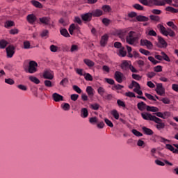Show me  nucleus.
<instances>
[{
  "label": "nucleus",
  "mask_w": 178,
  "mask_h": 178,
  "mask_svg": "<svg viewBox=\"0 0 178 178\" xmlns=\"http://www.w3.org/2000/svg\"><path fill=\"white\" fill-rule=\"evenodd\" d=\"M141 38V33H136L131 31L126 37V41L129 45H135L136 42Z\"/></svg>",
  "instance_id": "f257e3e1"
},
{
  "label": "nucleus",
  "mask_w": 178,
  "mask_h": 178,
  "mask_svg": "<svg viewBox=\"0 0 178 178\" xmlns=\"http://www.w3.org/2000/svg\"><path fill=\"white\" fill-rule=\"evenodd\" d=\"M140 3L145 6H165L164 1H159V0H138Z\"/></svg>",
  "instance_id": "f03ea898"
},
{
  "label": "nucleus",
  "mask_w": 178,
  "mask_h": 178,
  "mask_svg": "<svg viewBox=\"0 0 178 178\" xmlns=\"http://www.w3.org/2000/svg\"><path fill=\"white\" fill-rule=\"evenodd\" d=\"M158 29L160 30L161 34L165 35L166 37H168V35H170V37H175V35H176L175 31L171 30L170 28H168L166 29V28H165V26H163L162 24H159Z\"/></svg>",
  "instance_id": "7ed1b4c3"
},
{
  "label": "nucleus",
  "mask_w": 178,
  "mask_h": 178,
  "mask_svg": "<svg viewBox=\"0 0 178 178\" xmlns=\"http://www.w3.org/2000/svg\"><path fill=\"white\" fill-rule=\"evenodd\" d=\"M37 67H38V64L34 60H31L29 63V66L27 69H25V71L31 74H33L37 72Z\"/></svg>",
  "instance_id": "20e7f679"
},
{
  "label": "nucleus",
  "mask_w": 178,
  "mask_h": 178,
  "mask_svg": "<svg viewBox=\"0 0 178 178\" xmlns=\"http://www.w3.org/2000/svg\"><path fill=\"white\" fill-rule=\"evenodd\" d=\"M141 116L144 120H150L151 122H156V120H159L156 116L147 112L142 113Z\"/></svg>",
  "instance_id": "39448f33"
},
{
  "label": "nucleus",
  "mask_w": 178,
  "mask_h": 178,
  "mask_svg": "<svg viewBox=\"0 0 178 178\" xmlns=\"http://www.w3.org/2000/svg\"><path fill=\"white\" fill-rule=\"evenodd\" d=\"M114 79L117 83L120 84L123 83V81L125 79L124 74H123V73L120 72V71H116L114 74Z\"/></svg>",
  "instance_id": "423d86ee"
},
{
  "label": "nucleus",
  "mask_w": 178,
  "mask_h": 178,
  "mask_svg": "<svg viewBox=\"0 0 178 178\" xmlns=\"http://www.w3.org/2000/svg\"><path fill=\"white\" fill-rule=\"evenodd\" d=\"M140 42L141 47H146L147 49H152V48H154L152 42L147 39H141Z\"/></svg>",
  "instance_id": "0eeeda50"
},
{
  "label": "nucleus",
  "mask_w": 178,
  "mask_h": 178,
  "mask_svg": "<svg viewBox=\"0 0 178 178\" xmlns=\"http://www.w3.org/2000/svg\"><path fill=\"white\" fill-rule=\"evenodd\" d=\"M156 92L161 97L165 95V88L162 83H156Z\"/></svg>",
  "instance_id": "6e6552de"
},
{
  "label": "nucleus",
  "mask_w": 178,
  "mask_h": 178,
  "mask_svg": "<svg viewBox=\"0 0 178 178\" xmlns=\"http://www.w3.org/2000/svg\"><path fill=\"white\" fill-rule=\"evenodd\" d=\"M6 53H7V57L8 58H13V55H15V47L10 45L6 47Z\"/></svg>",
  "instance_id": "1a4fd4ad"
},
{
  "label": "nucleus",
  "mask_w": 178,
  "mask_h": 178,
  "mask_svg": "<svg viewBox=\"0 0 178 178\" xmlns=\"http://www.w3.org/2000/svg\"><path fill=\"white\" fill-rule=\"evenodd\" d=\"M81 17L83 22H86L87 23L91 22L92 20V14L91 13H87L85 14H82Z\"/></svg>",
  "instance_id": "9d476101"
},
{
  "label": "nucleus",
  "mask_w": 178,
  "mask_h": 178,
  "mask_svg": "<svg viewBox=\"0 0 178 178\" xmlns=\"http://www.w3.org/2000/svg\"><path fill=\"white\" fill-rule=\"evenodd\" d=\"M26 20L30 24H34L37 21V17L34 14H29L26 17Z\"/></svg>",
  "instance_id": "9b49d317"
},
{
  "label": "nucleus",
  "mask_w": 178,
  "mask_h": 178,
  "mask_svg": "<svg viewBox=\"0 0 178 178\" xmlns=\"http://www.w3.org/2000/svg\"><path fill=\"white\" fill-rule=\"evenodd\" d=\"M154 123H156V127L158 130H162V129H165V123L162 122V120L158 118V120L154 121Z\"/></svg>",
  "instance_id": "f8f14e48"
},
{
  "label": "nucleus",
  "mask_w": 178,
  "mask_h": 178,
  "mask_svg": "<svg viewBox=\"0 0 178 178\" xmlns=\"http://www.w3.org/2000/svg\"><path fill=\"white\" fill-rule=\"evenodd\" d=\"M137 108L139 111L143 112V111H147L148 105L147 104L144 103V102H140L137 104Z\"/></svg>",
  "instance_id": "ddd939ff"
},
{
  "label": "nucleus",
  "mask_w": 178,
  "mask_h": 178,
  "mask_svg": "<svg viewBox=\"0 0 178 178\" xmlns=\"http://www.w3.org/2000/svg\"><path fill=\"white\" fill-rule=\"evenodd\" d=\"M159 48H166L168 47V43L165 41L162 37H159V43L157 44Z\"/></svg>",
  "instance_id": "4468645a"
},
{
  "label": "nucleus",
  "mask_w": 178,
  "mask_h": 178,
  "mask_svg": "<svg viewBox=\"0 0 178 178\" xmlns=\"http://www.w3.org/2000/svg\"><path fill=\"white\" fill-rule=\"evenodd\" d=\"M92 17H99L100 16H102L104 15V12H102V10L96 9L95 10H92L91 13Z\"/></svg>",
  "instance_id": "2eb2a0df"
},
{
  "label": "nucleus",
  "mask_w": 178,
  "mask_h": 178,
  "mask_svg": "<svg viewBox=\"0 0 178 178\" xmlns=\"http://www.w3.org/2000/svg\"><path fill=\"white\" fill-rule=\"evenodd\" d=\"M52 98L55 102H60V101H63V96L56 92L52 95Z\"/></svg>",
  "instance_id": "dca6fc26"
},
{
  "label": "nucleus",
  "mask_w": 178,
  "mask_h": 178,
  "mask_svg": "<svg viewBox=\"0 0 178 178\" xmlns=\"http://www.w3.org/2000/svg\"><path fill=\"white\" fill-rule=\"evenodd\" d=\"M130 65H131V62L124 60L121 64V69L122 70H127L130 67Z\"/></svg>",
  "instance_id": "f3484780"
},
{
  "label": "nucleus",
  "mask_w": 178,
  "mask_h": 178,
  "mask_svg": "<svg viewBox=\"0 0 178 178\" xmlns=\"http://www.w3.org/2000/svg\"><path fill=\"white\" fill-rule=\"evenodd\" d=\"M127 34H129V30L127 29L120 30L118 32V35L120 38H124L125 37H127Z\"/></svg>",
  "instance_id": "a211bd4d"
},
{
  "label": "nucleus",
  "mask_w": 178,
  "mask_h": 178,
  "mask_svg": "<svg viewBox=\"0 0 178 178\" xmlns=\"http://www.w3.org/2000/svg\"><path fill=\"white\" fill-rule=\"evenodd\" d=\"M44 79H47L48 80H52L54 79V75L52 71H45L43 74Z\"/></svg>",
  "instance_id": "6ab92c4d"
},
{
  "label": "nucleus",
  "mask_w": 178,
  "mask_h": 178,
  "mask_svg": "<svg viewBox=\"0 0 178 178\" xmlns=\"http://www.w3.org/2000/svg\"><path fill=\"white\" fill-rule=\"evenodd\" d=\"M39 20L42 24H45L46 26H48V24H49V22H51V19L48 17H41Z\"/></svg>",
  "instance_id": "aec40b11"
},
{
  "label": "nucleus",
  "mask_w": 178,
  "mask_h": 178,
  "mask_svg": "<svg viewBox=\"0 0 178 178\" xmlns=\"http://www.w3.org/2000/svg\"><path fill=\"white\" fill-rule=\"evenodd\" d=\"M142 130L144 134H146L147 136H152V134H154V131L149 128H147L146 127H143Z\"/></svg>",
  "instance_id": "412c9836"
},
{
  "label": "nucleus",
  "mask_w": 178,
  "mask_h": 178,
  "mask_svg": "<svg viewBox=\"0 0 178 178\" xmlns=\"http://www.w3.org/2000/svg\"><path fill=\"white\" fill-rule=\"evenodd\" d=\"M109 37L108 35H104L102 37L101 41H100V45L102 47H105L108 42V39Z\"/></svg>",
  "instance_id": "4be33fe9"
},
{
  "label": "nucleus",
  "mask_w": 178,
  "mask_h": 178,
  "mask_svg": "<svg viewBox=\"0 0 178 178\" xmlns=\"http://www.w3.org/2000/svg\"><path fill=\"white\" fill-rule=\"evenodd\" d=\"M74 30H79V26L72 24L70 26L68 31L70 33V34H71V35H73V31H74Z\"/></svg>",
  "instance_id": "5701e85b"
},
{
  "label": "nucleus",
  "mask_w": 178,
  "mask_h": 178,
  "mask_svg": "<svg viewBox=\"0 0 178 178\" xmlns=\"http://www.w3.org/2000/svg\"><path fill=\"white\" fill-rule=\"evenodd\" d=\"M86 92L88 97H90V98H92V97H94V88H92V87L88 86L86 88Z\"/></svg>",
  "instance_id": "b1692460"
},
{
  "label": "nucleus",
  "mask_w": 178,
  "mask_h": 178,
  "mask_svg": "<svg viewBox=\"0 0 178 178\" xmlns=\"http://www.w3.org/2000/svg\"><path fill=\"white\" fill-rule=\"evenodd\" d=\"M81 116L83 119H86V118L88 117V110L86 108H83L81 110Z\"/></svg>",
  "instance_id": "393cba45"
},
{
  "label": "nucleus",
  "mask_w": 178,
  "mask_h": 178,
  "mask_svg": "<svg viewBox=\"0 0 178 178\" xmlns=\"http://www.w3.org/2000/svg\"><path fill=\"white\" fill-rule=\"evenodd\" d=\"M136 20H138V22H148V20H149V18L144 15H138L136 16Z\"/></svg>",
  "instance_id": "a878e982"
},
{
  "label": "nucleus",
  "mask_w": 178,
  "mask_h": 178,
  "mask_svg": "<svg viewBox=\"0 0 178 178\" xmlns=\"http://www.w3.org/2000/svg\"><path fill=\"white\" fill-rule=\"evenodd\" d=\"M165 148L173 152V154H178V150L175 149V147L170 144H166Z\"/></svg>",
  "instance_id": "bb28decb"
},
{
  "label": "nucleus",
  "mask_w": 178,
  "mask_h": 178,
  "mask_svg": "<svg viewBox=\"0 0 178 178\" xmlns=\"http://www.w3.org/2000/svg\"><path fill=\"white\" fill-rule=\"evenodd\" d=\"M135 65H138L139 69H143L145 66V62L143 60H138L135 62Z\"/></svg>",
  "instance_id": "cd10ccee"
},
{
  "label": "nucleus",
  "mask_w": 178,
  "mask_h": 178,
  "mask_svg": "<svg viewBox=\"0 0 178 178\" xmlns=\"http://www.w3.org/2000/svg\"><path fill=\"white\" fill-rule=\"evenodd\" d=\"M83 62L88 66V67H92L95 65L92 60L87 58L84 59Z\"/></svg>",
  "instance_id": "c85d7f7f"
},
{
  "label": "nucleus",
  "mask_w": 178,
  "mask_h": 178,
  "mask_svg": "<svg viewBox=\"0 0 178 178\" xmlns=\"http://www.w3.org/2000/svg\"><path fill=\"white\" fill-rule=\"evenodd\" d=\"M147 112H155V113H156V112H159V108H158V107H155V106H147Z\"/></svg>",
  "instance_id": "c756f323"
},
{
  "label": "nucleus",
  "mask_w": 178,
  "mask_h": 178,
  "mask_svg": "<svg viewBox=\"0 0 178 178\" xmlns=\"http://www.w3.org/2000/svg\"><path fill=\"white\" fill-rule=\"evenodd\" d=\"M60 33L61 34V35H63V37H70V35L69 34V32H67V30L66 29H61L60 30Z\"/></svg>",
  "instance_id": "7c9ffc66"
},
{
  "label": "nucleus",
  "mask_w": 178,
  "mask_h": 178,
  "mask_svg": "<svg viewBox=\"0 0 178 178\" xmlns=\"http://www.w3.org/2000/svg\"><path fill=\"white\" fill-rule=\"evenodd\" d=\"M32 5H33V6H35V8H39L40 9H41V8H42V4L41 3H40V1H37L35 0H32L31 1Z\"/></svg>",
  "instance_id": "2f4dec72"
},
{
  "label": "nucleus",
  "mask_w": 178,
  "mask_h": 178,
  "mask_svg": "<svg viewBox=\"0 0 178 178\" xmlns=\"http://www.w3.org/2000/svg\"><path fill=\"white\" fill-rule=\"evenodd\" d=\"M29 80L32 81V83H35V84H40V79H38L37 77L33 76H30Z\"/></svg>",
  "instance_id": "473e14b6"
},
{
  "label": "nucleus",
  "mask_w": 178,
  "mask_h": 178,
  "mask_svg": "<svg viewBox=\"0 0 178 178\" xmlns=\"http://www.w3.org/2000/svg\"><path fill=\"white\" fill-rule=\"evenodd\" d=\"M165 10L167 12H171V13H178V9H176V8H175L173 7H170V6L165 8Z\"/></svg>",
  "instance_id": "72a5a7b5"
},
{
  "label": "nucleus",
  "mask_w": 178,
  "mask_h": 178,
  "mask_svg": "<svg viewBox=\"0 0 178 178\" xmlns=\"http://www.w3.org/2000/svg\"><path fill=\"white\" fill-rule=\"evenodd\" d=\"M8 45V42L6 40H0V48L1 49H5Z\"/></svg>",
  "instance_id": "f704fd0d"
},
{
  "label": "nucleus",
  "mask_w": 178,
  "mask_h": 178,
  "mask_svg": "<svg viewBox=\"0 0 178 178\" xmlns=\"http://www.w3.org/2000/svg\"><path fill=\"white\" fill-rule=\"evenodd\" d=\"M13 26H15V22L13 21H6L5 23V27L6 29H9V27H13Z\"/></svg>",
  "instance_id": "c9c22d12"
},
{
  "label": "nucleus",
  "mask_w": 178,
  "mask_h": 178,
  "mask_svg": "<svg viewBox=\"0 0 178 178\" xmlns=\"http://www.w3.org/2000/svg\"><path fill=\"white\" fill-rule=\"evenodd\" d=\"M139 52H140V54H143V55H145L146 56L151 55V52H149V51L144 49L143 48H140L139 49Z\"/></svg>",
  "instance_id": "e433bc0d"
},
{
  "label": "nucleus",
  "mask_w": 178,
  "mask_h": 178,
  "mask_svg": "<svg viewBox=\"0 0 178 178\" xmlns=\"http://www.w3.org/2000/svg\"><path fill=\"white\" fill-rule=\"evenodd\" d=\"M61 108L63 109V111H70V104H69V103H64L61 104Z\"/></svg>",
  "instance_id": "4c0bfd02"
},
{
  "label": "nucleus",
  "mask_w": 178,
  "mask_h": 178,
  "mask_svg": "<svg viewBox=\"0 0 178 178\" xmlns=\"http://www.w3.org/2000/svg\"><path fill=\"white\" fill-rule=\"evenodd\" d=\"M111 115L116 120H119V113H118L117 110H113L111 111Z\"/></svg>",
  "instance_id": "58836bf2"
},
{
  "label": "nucleus",
  "mask_w": 178,
  "mask_h": 178,
  "mask_svg": "<svg viewBox=\"0 0 178 178\" xmlns=\"http://www.w3.org/2000/svg\"><path fill=\"white\" fill-rule=\"evenodd\" d=\"M119 56L124 57L126 55H127V52L124 50V48L122 47L119 50Z\"/></svg>",
  "instance_id": "ea45409f"
},
{
  "label": "nucleus",
  "mask_w": 178,
  "mask_h": 178,
  "mask_svg": "<svg viewBox=\"0 0 178 178\" xmlns=\"http://www.w3.org/2000/svg\"><path fill=\"white\" fill-rule=\"evenodd\" d=\"M122 88H124V86L120 85V84H114L113 86H112V90L113 91H115V90H122Z\"/></svg>",
  "instance_id": "a19ab883"
},
{
  "label": "nucleus",
  "mask_w": 178,
  "mask_h": 178,
  "mask_svg": "<svg viewBox=\"0 0 178 178\" xmlns=\"http://www.w3.org/2000/svg\"><path fill=\"white\" fill-rule=\"evenodd\" d=\"M97 92L101 95V97H104V94H105V88L101 86L99 87L97 89Z\"/></svg>",
  "instance_id": "79ce46f5"
},
{
  "label": "nucleus",
  "mask_w": 178,
  "mask_h": 178,
  "mask_svg": "<svg viewBox=\"0 0 178 178\" xmlns=\"http://www.w3.org/2000/svg\"><path fill=\"white\" fill-rule=\"evenodd\" d=\"M131 132L136 137H143V134L141 132L137 131V129H132Z\"/></svg>",
  "instance_id": "37998d69"
},
{
  "label": "nucleus",
  "mask_w": 178,
  "mask_h": 178,
  "mask_svg": "<svg viewBox=\"0 0 178 178\" xmlns=\"http://www.w3.org/2000/svg\"><path fill=\"white\" fill-rule=\"evenodd\" d=\"M83 76L86 81H92V76L90 73H86Z\"/></svg>",
  "instance_id": "c03bdc74"
},
{
  "label": "nucleus",
  "mask_w": 178,
  "mask_h": 178,
  "mask_svg": "<svg viewBox=\"0 0 178 178\" xmlns=\"http://www.w3.org/2000/svg\"><path fill=\"white\" fill-rule=\"evenodd\" d=\"M125 97H129V98H136V94L133 92H127L124 93Z\"/></svg>",
  "instance_id": "a18cd8bd"
},
{
  "label": "nucleus",
  "mask_w": 178,
  "mask_h": 178,
  "mask_svg": "<svg viewBox=\"0 0 178 178\" xmlns=\"http://www.w3.org/2000/svg\"><path fill=\"white\" fill-rule=\"evenodd\" d=\"M148 59L153 65H158V63H160L159 61L156 60L153 56H149Z\"/></svg>",
  "instance_id": "49530a36"
},
{
  "label": "nucleus",
  "mask_w": 178,
  "mask_h": 178,
  "mask_svg": "<svg viewBox=\"0 0 178 178\" xmlns=\"http://www.w3.org/2000/svg\"><path fill=\"white\" fill-rule=\"evenodd\" d=\"M134 9H136L137 10H144V7L138 3H136L133 6Z\"/></svg>",
  "instance_id": "de8ad7c7"
},
{
  "label": "nucleus",
  "mask_w": 178,
  "mask_h": 178,
  "mask_svg": "<svg viewBox=\"0 0 178 178\" xmlns=\"http://www.w3.org/2000/svg\"><path fill=\"white\" fill-rule=\"evenodd\" d=\"M167 25L169 26V27H171L172 30H177V26L175 24V23H173V22H168Z\"/></svg>",
  "instance_id": "09e8293b"
},
{
  "label": "nucleus",
  "mask_w": 178,
  "mask_h": 178,
  "mask_svg": "<svg viewBox=\"0 0 178 178\" xmlns=\"http://www.w3.org/2000/svg\"><path fill=\"white\" fill-rule=\"evenodd\" d=\"M90 123L94 124L95 123H98V118L97 117H92L89 119Z\"/></svg>",
  "instance_id": "8fccbe9b"
},
{
  "label": "nucleus",
  "mask_w": 178,
  "mask_h": 178,
  "mask_svg": "<svg viewBox=\"0 0 178 178\" xmlns=\"http://www.w3.org/2000/svg\"><path fill=\"white\" fill-rule=\"evenodd\" d=\"M5 83H6V84H9L10 86H13V84H15V81L10 78H8L5 79Z\"/></svg>",
  "instance_id": "3c124183"
},
{
  "label": "nucleus",
  "mask_w": 178,
  "mask_h": 178,
  "mask_svg": "<svg viewBox=\"0 0 178 178\" xmlns=\"http://www.w3.org/2000/svg\"><path fill=\"white\" fill-rule=\"evenodd\" d=\"M145 95L148 99H150V101H156V99H155V97L149 93H145Z\"/></svg>",
  "instance_id": "603ef678"
},
{
  "label": "nucleus",
  "mask_w": 178,
  "mask_h": 178,
  "mask_svg": "<svg viewBox=\"0 0 178 178\" xmlns=\"http://www.w3.org/2000/svg\"><path fill=\"white\" fill-rule=\"evenodd\" d=\"M149 18L151 20H153L154 22H159V20H161V18L159 17V16H156V15H150Z\"/></svg>",
  "instance_id": "864d4df0"
},
{
  "label": "nucleus",
  "mask_w": 178,
  "mask_h": 178,
  "mask_svg": "<svg viewBox=\"0 0 178 178\" xmlns=\"http://www.w3.org/2000/svg\"><path fill=\"white\" fill-rule=\"evenodd\" d=\"M91 109H93V111H98L99 109V104L97 103L93 104L90 105Z\"/></svg>",
  "instance_id": "5fc2aeb1"
},
{
  "label": "nucleus",
  "mask_w": 178,
  "mask_h": 178,
  "mask_svg": "<svg viewBox=\"0 0 178 178\" xmlns=\"http://www.w3.org/2000/svg\"><path fill=\"white\" fill-rule=\"evenodd\" d=\"M104 122H105L106 124H107V126H108V127H113V123H112V121L109 120V119L105 118Z\"/></svg>",
  "instance_id": "6e6d98bb"
},
{
  "label": "nucleus",
  "mask_w": 178,
  "mask_h": 178,
  "mask_svg": "<svg viewBox=\"0 0 178 178\" xmlns=\"http://www.w3.org/2000/svg\"><path fill=\"white\" fill-rule=\"evenodd\" d=\"M69 83V79H67V78H64L60 82V86H63V87H65V86H66V84H68Z\"/></svg>",
  "instance_id": "4d7b16f0"
},
{
  "label": "nucleus",
  "mask_w": 178,
  "mask_h": 178,
  "mask_svg": "<svg viewBox=\"0 0 178 178\" xmlns=\"http://www.w3.org/2000/svg\"><path fill=\"white\" fill-rule=\"evenodd\" d=\"M105 81L108 83V84H111V86L115 85V80L109 78H105Z\"/></svg>",
  "instance_id": "13d9d810"
},
{
  "label": "nucleus",
  "mask_w": 178,
  "mask_h": 178,
  "mask_svg": "<svg viewBox=\"0 0 178 178\" xmlns=\"http://www.w3.org/2000/svg\"><path fill=\"white\" fill-rule=\"evenodd\" d=\"M102 10H104V12H111V10H112V9L111 8V6L108 5L103 6Z\"/></svg>",
  "instance_id": "bf43d9fd"
},
{
  "label": "nucleus",
  "mask_w": 178,
  "mask_h": 178,
  "mask_svg": "<svg viewBox=\"0 0 178 178\" xmlns=\"http://www.w3.org/2000/svg\"><path fill=\"white\" fill-rule=\"evenodd\" d=\"M49 33V32L48 31V30H47V29L43 30L42 31V33H40V36L42 37V38H44V37L48 36Z\"/></svg>",
  "instance_id": "052dcab7"
},
{
  "label": "nucleus",
  "mask_w": 178,
  "mask_h": 178,
  "mask_svg": "<svg viewBox=\"0 0 178 178\" xmlns=\"http://www.w3.org/2000/svg\"><path fill=\"white\" fill-rule=\"evenodd\" d=\"M102 23L103 24H104L105 26H109V24H111V19H108L107 18H104L102 19Z\"/></svg>",
  "instance_id": "680f3d73"
},
{
  "label": "nucleus",
  "mask_w": 178,
  "mask_h": 178,
  "mask_svg": "<svg viewBox=\"0 0 178 178\" xmlns=\"http://www.w3.org/2000/svg\"><path fill=\"white\" fill-rule=\"evenodd\" d=\"M72 88H73V90H75L76 92H77L78 94H81V89L79 86L74 85V86H73Z\"/></svg>",
  "instance_id": "e2e57ef3"
},
{
  "label": "nucleus",
  "mask_w": 178,
  "mask_h": 178,
  "mask_svg": "<svg viewBox=\"0 0 178 178\" xmlns=\"http://www.w3.org/2000/svg\"><path fill=\"white\" fill-rule=\"evenodd\" d=\"M129 69L132 73H138V70H137V69H136L131 64H130Z\"/></svg>",
  "instance_id": "0e129e2a"
},
{
  "label": "nucleus",
  "mask_w": 178,
  "mask_h": 178,
  "mask_svg": "<svg viewBox=\"0 0 178 178\" xmlns=\"http://www.w3.org/2000/svg\"><path fill=\"white\" fill-rule=\"evenodd\" d=\"M50 51L51 52H58V47H57V46H55L54 44H51L50 46Z\"/></svg>",
  "instance_id": "69168bd1"
},
{
  "label": "nucleus",
  "mask_w": 178,
  "mask_h": 178,
  "mask_svg": "<svg viewBox=\"0 0 178 178\" xmlns=\"http://www.w3.org/2000/svg\"><path fill=\"white\" fill-rule=\"evenodd\" d=\"M44 86L46 87H53L54 85L52 84V82L49 80L44 81Z\"/></svg>",
  "instance_id": "338daca9"
},
{
  "label": "nucleus",
  "mask_w": 178,
  "mask_h": 178,
  "mask_svg": "<svg viewBox=\"0 0 178 178\" xmlns=\"http://www.w3.org/2000/svg\"><path fill=\"white\" fill-rule=\"evenodd\" d=\"M154 72H156V73H159L162 72V66L161 65H157L154 67Z\"/></svg>",
  "instance_id": "774afa93"
}]
</instances>
